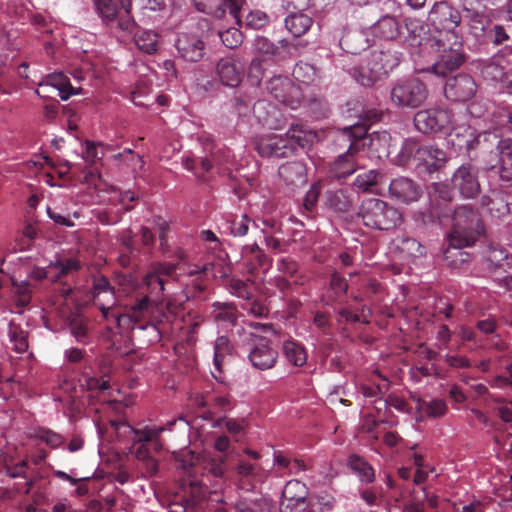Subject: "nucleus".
<instances>
[{
  "label": "nucleus",
  "instance_id": "nucleus-1",
  "mask_svg": "<svg viewBox=\"0 0 512 512\" xmlns=\"http://www.w3.org/2000/svg\"><path fill=\"white\" fill-rule=\"evenodd\" d=\"M175 271V266L169 263H154L145 277V286L149 294L138 292L135 298L124 303L126 312L113 314V324L123 331L131 330L132 339L140 346H149L161 340L158 326L149 319L156 307L163 302L164 286Z\"/></svg>",
  "mask_w": 512,
  "mask_h": 512
},
{
  "label": "nucleus",
  "instance_id": "nucleus-2",
  "mask_svg": "<svg viewBox=\"0 0 512 512\" xmlns=\"http://www.w3.org/2000/svg\"><path fill=\"white\" fill-rule=\"evenodd\" d=\"M368 133L366 124L355 123L351 126L341 129L335 138V145L345 149L333 161L330 167V173L337 179H344L352 175L359 167L358 157L361 149L369 144L375 150H378L377 144L380 141L386 142L389 135L383 133Z\"/></svg>",
  "mask_w": 512,
  "mask_h": 512
},
{
  "label": "nucleus",
  "instance_id": "nucleus-3",
  "mask_svg": "<svg viewBox=\"0 0 512 512\" xmlns=\"http://www.w3.org/2000/svg\"><path fill=\"white\" fill-rule=\"evenodd\" d=\"M358 216L366 227L386 232L396 230L404 220L400 209L382 199L373 197L366 198L361 202Z\"/></svg>",
  "mask_w": 512,
  "mask_h": 512
},
{
  "label": "nucleus",
  "instance_id": "nucleus-4",
  "mask_svg": "<svg viewBox=\"0 0 512 512\" xmlns=\"http://www.w3.org/2000/svg\"><path fill=\"white\" fill-rule=\"evenodd\" d=\"M483 233V222L471 206L462 205L454 210L452 228L447 235L448 245L456 247L472 246Z\"/></svg>",
  "mask_w": 512,
  "mask_h": 512
},
{
  "label": "nucleus",
  "instance_id": "nucleus-5",
  "mask_svg": "<svg viewBox=\"0 0 512 512\" xmlns=\"http://www.w3.org/2000/svg\"><path fill=\"white\" fill-rule=\"evenodd\" d=\"M462 12L449 0L435 1L428 11L427 24L434 32L450 36L457 44H461Z\"/></svg>",
  "mask_w": 512,
  "mask_h": 512
},
{
  "label": "nucleus",
  "instance_id": "nucleus-6",
  "mask_svg": "<svg viewBox=\"0 0 512 512\" xmlns=\"http://www.w3.org/2000/svg\"><path fill=\"white\" fill-rule=\"evenodd\" d=\"M428 97L426 85L417 77L398 80L390 92L392 103L399 108H417Z\"/></svg>",
  "mask_w": 512,
  "mask_h": 512
},
{
  "label": "nucleus",
  "instance_id": "nucleus-7",
  "mask_svg": "<svg viewBox=\"0 0 512 512\" xmlns=\"http://www.w3.org/2000/svg\"><path fill=\"white\" fill-rule=\"evenodd\" d=\"M415 128L423 133H446L456 121V114L449 109L435 108L418 111L414 116Z\"/></svg>",
  "mask_w": 512,
  "mask_h": 512
},
{
  "label": "nucleus",
  "instance_id": "nucleus-8",
  "mask_svg": "<svg viewBox=\"0 0 512 512\" xmlns=\"http://www.w3.org/2000/svg\"><path fill=\"white\" fill-rule=\"evenodd\" d=\"M266 88L275 100L291 109L299 108L304 101L301 87L295 85L286 76L278 75L272 77L268 80Z\"/></svg>",
  "mask_w": 512,
  "mask_h": 512
},
{
  "label": "nucleus",
  "instance_id": "nucleus-9",
  "mask_svg": "<svg viewBox=\"0 0 512 512\" xmlns=\"http://www.w3.org/2000/svg\"><path fill=\"white\" fill-rule=\"evenodd\" d=\"M460 118L456 115V121L451 124L448 142L457 151L469 153L478 147L482 133L477 130L474 123L460 122Z\"/></svg>",
  "mask_w": 512,
  "mask_h": 512
},
{
  "label": "nucleus",
  "instance_id": "nucleus-10",
  "mask_svg": "<svg viewBox=\"0 0 512 512\" xmlns=\"http://www.w3.org/2000/svg\"><path fill=\"white\" fill-rule=\"evenodd\" d=\"M254 147L260 156L268 158H286L295 151V146L284 135L275 133L256 136Z\"/></svg>",
  "mask_w": 512,
  "mask_h": 512
},
{
  "label": "nucleus",
  "instance_id": "nucleus-11",
  "mask_svg": "<svg viewBox=\"0 0 512 512\" xmlns=\"http://www.w3.org/2000/svg\"><path fill=\"white\" fill-rule=\"evenodd\" d=\"M245 61L237 54L219 59L216 64V75L219 81L227 87H237L244 76Z\"/></svg>",
  "mask_w": 512,
  "mask_h": 512
},
{
  "label": "nucleus",
  "instance_id": "nucleus-12",
  "mask_svg": "<svg viewBox=\"0 0 512 512\" xmlns=\"http://www.w3.org/2000/svg\"><path fill=\"white\" fill-rule=\"evenodd\" d=\"M477 92V84L468 74H458L446 80L444 95L452 102H466L472 99Z\"/></svg>",
  "mask_w": 512,
  "mask_h": 512
},
{
  "label": "nucleus",
  "instance_id": "nucleus-13",
  "mask_svg": "<svg viewBox=\"0 0 512 512\" xmlns=\"http://www.w3.org/2000/svg\"><path fill=\"white\" fill-rule=\"evenodd\" d=\"M192 2L198 11L215 18H222L228 10L236 24L241 23L243 0H192Z\"/></svg>",
  "mask_w": 512,
  "mask_h": 512
},
{
  "label": "nucleus",
  "instance_id": "nucleus-14",
  "mask_svg": "<svg viewBox=\"0 0 512 512\" xmlns=\"http://www.w3.org/2000/svg\"><path fill=\"white\" fill-rule=\"evenodd\" d=\"M177 421H183V418L179 417L178 419L168 421L164 426H145L143 429H134L129 424L125 423L121 425L133 432L134 444H139L134 451L135 457L139 460L145 461L151 457L145 444L156 440L161 432L171 430L172 426Z\"/></svg>",
  "mask_w": 512,
  "mask_h": 512
},
{
  "label": "nucleus",
  "instance_id": "nucleus-15",
  "mask_svg": "<svg viewBox=\"0 0 512 512\" xmlns=\"http://www.w3.org/2000/svg\"><path fill=\"white\" fill-rule=\"evenodd\" d=\"M308 489L299 480H290L282 491L281 512H302L306 510Z\"/></svg>",
  "mask_w": 512,
  "mask_h": 512
},
{
  "label": "nucleus",
  "instance_id": "nucleus-16",
  "mask_svg": "<svg viewBox=\"0 0 512 512\" xmlns=\"http://www.w3.org/2000/svg\"><path fill=\"white\" fill-rule=\"evenodd\" d=\"M94 303L100 309L103 317L113 323V314H119L113 307L119 302L113 287L105 277L96 278L93 282Z\"/></svg>",
  "mask_w": 512,
  "mask_h": 512
},
{
  "label": "nucleus",
  "instance_id": "nucleus-17",
  "mask_svg": "<svg viewBox=\"0 0 512 512\" xmlns=\"http://www.w3.org/2000/svg\"><path fill=\"white\" fill-rule=\"evenodd\" d=\"M49 88L57 90L62 101H66L71 96L80 93V89L74 88L71 85L69 78L62 72H54L45 75L38 83V89L35 90V93L42 98L49 97Z\"/></svg>",
  "mask_w": 512,
  "mask_h": 512
},
{
  "label": "nucleus",
  "instance_id": "nucleus-18",
  "mask_svg": "<svg viewBox=\"0 0 512 512\" xmlns=\"http://www.w3.org/2000/svg\"><path fill=\"white\" fill-rule=\"evenodd\" d=\"M175 48L178 56L187 62H198L205 54V43L197 33H179Z\"/></svg>",
  "mask_w": 512,
  "mask_h": 512
},
{
  "label": "nucleus",
  "instance_id": "nucleus-19",
  "mask_svg": "<svg viewBox=\"0 0 512 512\" xmlns=\"http://www.w3.org/2000/svg\"><path fill=\"white\" fill-rule=\"evenodd\" d=\"M452 185L464 198H474L480 192L477 171L471 164H463L454 172Z\"/></svg>",
  "mask_w": 512,
  "mask_h": 512
},
{
  "label": "nucleus",
  "instance_id": "nucleus-20",
  "mask_svg": "<svg viewBox=\"0 0 512 512\" xmlns=\"http://www.w3.org/2000/svg\"><path fill=\"white\" fill-rule=\"evenodd\" d=\"M252 115L256 124L271 130L281 129L285 124L280 109L267 100H258L254 103Z\"/></svg>",
  "mask_w": 512,
  "mask_h": 512
},
{
  "label": "nucleus",
  "instance_id": "nucleus-21",
  "mask_svg": "<svg viewBox=\"0 0 512 512\" xmlns=\"http://www.w3.org/2000/svg\"><path fill=\"white\" fill-rule=\"evenodd\" d=\"M248 358L254 368L268 370L276 364L278 353L271 347L270 340L256 337Z\"/></svg>",
  "mask_w": 512,
  "mask_h": 512
},
{
  "label": "nucleus",
  "instance_id": "nucleus-22",
  "mask_svg": "<svg viewBox=\"0 0 512 512\" xmlns=\"http://www.w3.org/2000/svg\"><path fill=\"white\" fill-rule=\"evenodd\" d=\"M388 193L396 202L410 204L421 197L422 190L412 179L400 176L390 182Z\"/></svg>",
  "mask_w": 512,
  "mask_h": 512
},
{
  "label": "nucleus",
  "instance_id": "nucleus-23",
  "mask_svg": "<svg viewBox=\"0 0 512 512\" xmlns=\"http://www.w3.org/2000/svg\"><path fill=\"white\" fill-rule=\"evenodd\" d=\"M366 61L371 65L372 73L370 75L373 78L376 76H387L395 67H397L401 61V54L397 51L386 49V50H374L367 56Z\"/></svg>",
  "mask_w": 512,
  "mask_h": 512
},
{
  "label": "nucleus",
  "instance_id": "nucleus-24",
  "mask_svg": "<svg viewBox=\"0 0 512 512\" xmlns=\"http://www.w3.org/2000/svg\"><path fill=\"white\" fill-rule=\"evenodd\" d=\"M279 177L292 189L302 187L307 182L306 165L302 161L282 164L278 169Z\"/></svg>",
  "mask_w": 512,
  "mask_h": 512
},
{
  "label": "nucleus",
  "instance_id": "nucleus-25",
  "mask_svg": "<svg viewBox=\"0 0 512 512\" xmlns=\"http://www.w3.org/2000/svg\"><path fill=\"white\" fill-rule=\"evenodd\" d=\"M467 2L468 0H464L462 11L465 13L464 19L468 27V32L477 42L483 43L489 26L488 22L482 12L469 8Z\"/></svg>",
  "mask_w": 512,
  "mask_h": 512
},
{
  "label": "nucleus",
  "instance_id": "nucleus-26",
  "mask_svg": "<svg viewBox=\"0 0 512 512\" xmlns=\"http://www.w3.org/2000/svg\"><path fill=\"white\" fill-rule=\"evenodd\" d=\"M458 45V48L444 49L439 55L433 65V72L436 75L445 76L448 72H451L462 65L464 62V55L460 49L461 44Z\"/></svg>",
  "mask_w": 512,
  "mask_h": 512
},
{
  "label": "nucleus",
  "instance_id": "nucleus-27",
  "mask_svg": "<svg viewBox=\"0 0 512 512\" xmlns=\"http://www.w3.org/2000/svg\"><path fill=\"white\" fill-rule=\"evenodd\" d=\"M236 473L240 481L252 487L264 482L269 475V472L258 463H252L247 460H239L236 466Z\"/></svg>",
  "mask_w": 512,
  "mask_h": 512
},
{
  "label": "nucleus",
  "instance_id": "nucleus-28",
  "mask_svg": "<svg viewBox=\"0 0 512 512\" xmlns=\"http://www.w3.org/2000/svg\"><path fill=\"white\" fill-rule=\"evenodd\" d=\"M225 456H205L201 460L197 459L196 463H193L187 468V473L195 477L197 470L202 469V475H212L213 477H222L225 473Z\"/></svg>",
  "mask_w": 512,
  "mask_h": 512
},
{
  "label": "nucleus",
  "instance_id": "nucleus-29",
  "mask_svg": "<svg viewBox=\"0 0 512 512\" xmlns=\"http://www.w3.org/2000/svg\"><path fill=\"white\" fill-rule=\"evenodd\" d=\"M499 161L498 165H490L488 170H496L500 179L509 182L512 185V145L507 141L501 140L497 145Z\"/></svg>",
  "mask_w": 512,
  "mask_h": 512
},
{
  "label": "nucleus",
  "instance_id": "nucleus-30",
  "mask_svg": "<svg viewBox=\"0 0 512 512\" xmlns=\"http://www.w3.org/2000/svg\"><path fill=\"white\" fill-rule=\"evenodd\" d=\"M463 247L450 246L444 252L447 265L457 274L470 272L471 255L462 250Z\"/></svg>",
  "mask_w": 512,
  "mask_h": 512
},
{
  "label": "nucleus",
  "instance_id": "nucleus-31",
  "mask_svg": "<svg viewBox=\"0 0 512 512\" xmlns=\"http://www.w3.org/2000/svg\"><path fill=\"white\" fill-rule=\"evenodd\" d=\"M417 161L432 172L441 168L446 162V153L433 145H421L417 152Z\"/></svg>",
  "mask_w": 512,
  "mask_h": 512
},
{
  "label": "nucleus",
  "instance_id": "nucleus-32",
  "mask_svg": "<svg viewBox=\"0 0 512 512\" xmlns=\"http://www.w3.org/2000/svg\"><path fill=\"white\" fill-rule=\"evenodd\" d=\"M214 321L223 329L233 327L237 321V310L232 303L214 302L212 304Z\"/></svg>",
  "mask_w": 512,
  "mask_h": 512
},
{
  "label": "nucleus",
  "instance_id": "nucleus-33",
  "mask_svg": "<svg viewBox=\"0 0 512 512\" xmlns=\"http://www.w3.org/2000/svg\"><path fill=\"white\" fill-rule=\"evenodd\" d=\"M284 23L289 33L294 37H301L309 31L314 20L311 16L299 10V12H293L287 15Z\"/></svg>",
  "mask_w": 512,
  "mask_h": 512
},
{
  "label": "nucleus",
  "instance_id": "nucleus-34",
  "mask_svg": "<svg viewBox=\"0 0 512 512\" xmlns=\"http://www.w3.org/2000/svg\"><path fill=\"white\" fill-rule=\"evenodd\" d=\"M371 33L376 38L392 40L399 34V24L395 17L385 15L371 26Z\"/></svg>",
  "mask_w": 512,
  "mask_h": 512
},
{
  "label": "nucleus",
  "instance_id": "nucleus-35",
  "mask_svg": "<svg viewBox=\"0 0 512 512\" xmlns=\"http://www.w3.org/2000/svg\"><path fill=\"white\" fill-rule=\"evenodd\" d=\"M479 69L483 79L491 82L496 88L508 67L500 63L499 57L494 56L481 62Z\"/></svg>",
  "mask_w": 512,
  "mask_h": 512
},
{
  "label": "nucleus",
  "instance_id": "nucleus-36",
  "mask_svg": "<svg viewBox=\"0 0 512 512\" xmlns=\"http://www.w3.org/2000/svg\"><path fill=\"white\" fill-rule=\"evenodd\" d=\"M284 136L291 144L295 143V145L301 148H309L313 144L317 135L313 130L308 129L306 126L295 124L291 125Z\"/></svg>",
  "mask_w": 512,
  "mask_h": 512
},
{
  "label": "nucleus",
  "instance_id": "nucleus-37",
  "mask_svg": "<svg viewBox=\"0 0 512 512\" xmlns=\"http://www.w3.org/2000/svg\"><path fill=\"white\" fill-rule=\"evenodd\" d=\"M232 345L226 336H219L214 343V358L213 364L215 371H212V376L217 380H221L222 362L227 355L232 353Z\"/></svg>",
  "mask_w": 512,
  "mask_h": 512
},
{
  "label": "nucleus",
  "instance_id": "nucleus-38",
  "mask_svg": "<svg viewBox=\"0 0 512 512\" xmlns=\"http://www.w3.org/2000/svg\"><path fill=\"white\" fill-rule=\"evenodd\" d=\"M137 48L146 54H154L158 50L159 34L153 30H138L134 35Z\"/></svg>",
  "mask_w": 512,
  "mask_h": 512
},
{
  "label": "nucleus",
  "instance_id": "nucleus-39",
  "mask_svg": "<svg viewBox=\"0 0 512 512\" xmlns=\"http://www.w3.org/2000/svg\"><path fill=\"white\" fill-rule=\"evenodd\" d=\"M348 466L351 471L357 475L360 482L368 484L374 481L375 471L373 467L362 457L358 455L350 456Z\"/></svg>",
  "mask_w": 512,
  "mask_h": 512
},
{
  "label": "nucleus",
  "instance_id": "nucleus-40",
  "mask_svg": "<svg viewBox=\"0 0 512 512\" xmlns=\"http://www.w3.org/2000/svg\"><path fill=\"white\" fill-rule=\"evenodd\" d=\"M241 257L251 270L264 266L268 262V257L257 243L243 246Z\"/></svg>",
  "mask_w": 512,
  "mask_h": 512
},
{
  "label": "nucleus",
  "instance_id": "nucleus-41",
  "mask_svg": "<svg viewBox=\"0 0 512 512\" xmlns=\"http://www.w3.org/2000/svg\"><path fill=\"white\" fill-rule=\"evenodd\" d=\"M372 68L373 67L369 65L366 59H364L361 64L348 69V73L361 86L371 87L382 78L381 76H376L375 78L370 79L372 78V75H370L372 73Z\"/></svg>",
  "mask_w": 512,
  "mask_h": 512
},
{
  "label": "nucleus",
  "instance_id": "nucleus-42",
  "mask_svg": "<svg viewBox=\"0 0 512 512\" xmlns=\"http://www.w3.org/2000/svg\"><path fill=\"white\" fill-rule=\"evenodd\" d=\"M28 435L32 439L44 442L52 449L58 448L64 443V437L61 434L40 426L31 428Z\"/></svg>",
  "mask_w": 512,
  "mask_h": 512
},
{
  "label": "nucleus",
  "instance_id": "nucleus-43",
  "mask_svg": "<svg viewBox=\"0 0 512 512\" xmlns=\"http://www.w3.org/2000/svg\"><path fill=\"white\" fill-rule=\"evenodd\" d=\"M94 8L98 16L108 26L114 24L119 14L116 0H93Z\"/></svg>",
  "mask_w": 512,
  "mask_h": 512
},
{
  "label": "nucleus",
  "instance_id": "nucleus-44",
  "mask_svg": "<svg viewBox=\"0 0 512 512\" xmlns=\"http://www.w3.org/2000/svg\"><path fill=\"white\" fill-rule=\"evenodd\" d=\"M383 175L378 170H369L359 174L353 185L359 192H375L374 187L382 181Z\"/></svg>",
  "mask_w": 512,
  "mask_h": 512
},
{
  "label": "nucleus",
  "instance_id": "nucleus-45",
  "mask_svg": "<svg viewBox=\"0 0 512 512\" xmlns=\"http://www.w3.org/2000/svg\"><path fill=\"white\" fill-rule=\"evenodd\" d=\"M483 257L489 269H496L502 267L508 259V253L503 246L491 243L484 250Z\"/></svg>",
  "mask_w": 512,
  "mask_h": 512
},
{
  "label": "nucleus",
  "instance_id": "nucleus-46",
  "mask_svg": "<svg viewBox=\"0 0 512 512\" xmlns=\"http://www.w3.org/2000/svg\"><path fill=\"white\" fill-rule=\"evenodd\" d=\"M283 353L286 359L295 366H303L307 361L305 348L294 340L283 343Z\"/></svg>",
  "mask_w": 512,
  "mask_h": 512
},
{
  "label": "nucleus",
  "instance_id": "nucleus-47",
  "mask_svg": "<svg viewBox=\"0 0 512 512\" xmlns=\"http://www.w3.org/2000/svg\"><path fill=\"white\" fill-rule=\"evenodd\" d=\"M8 338L12 344V349L17 353H23L28 349L27 332L20 325L13 321L8 323Z\"/></svg>",
  "mask_w": 512,
  "mask_h": 512
},
{
  "label": "nucleus",
  "instance_id": "nucleus-48",
  "mask_svg": "<svg viewBox=\"0 0 512 512\" xmlns=\"http://www.w3.org/2000/svg\"><path fill=\"white\" fill-rule=\"evenodd\" d=\"M326 204L335 212H347L352 201L346 191L339 189L327 192Z\"/></svg>",
  "mask_w": 512,
  "mask_h": 512
},
{
  "label": "nucleus",
  "instance_id": "nucleus-49",
  "mask_svg": "<svg viewBox=\"0 0 512 512\" xmlns=\"http://www.w3.org/2000/svg\"><path fill=\"white\" fill-rule=\"evenodd\" d=\"M358 492L360 499L368 506H382L387 503L384 489L381 486L359 488Z\"/></svg>",
  "mask_w": 512,
  "mask_h": 512
},
{
  "label": "nucleus",
  "instance_id": "nucleus-50",
  "mask_svg": "<svg viewBox=\"0 0 512 512\" xmlns=\"http://www.w3.org/2000/svg\"><path fill=\"white\" fill-rule=\"evenodd\" d=\"M70 334L75 340L83 345H87L91 341V334L87 321L82 317H74L69 323Z\"/></svg>",
  "mask_w": 512,
  "mask_h": 512
},
{
  "label": "nucleus",
  "instance_id": "nucleus-51",
  "mask_svg": "<svg viewBox=\"0 0 512 512\" xmlns=\"http://www.w3.org/2000/svg\"><path fill=\"white\" fill-rule=\"evenodd\" d=\"M335 505V499L328 493H320L309 498L307 512H330Z\"/></svg>",
  "mask_w": 512,
  "mask_h": 512
},
{
  "label": "nucleus",
  "instance_id": "nucleus-52",
  "mask_svg": "<svg viewBox=\"0 0 512 512\" xmlns=\"http://www.w3.org/2000/svg\"><path fill=\"white\" fill-rule=\"evenodd\" d=\"M236 512H267L269 504L263 497L244 498L235 506Z\"/></svg>",
  "mask_w": 512,
  "mask_h": 512
},
{
  "label": "nucleus",
  "instance_id": "nucleus-53",
  "mask_svg": "<svg viewBox=\"0 0 512 512\" xmlns=\"http://www.w3.org/2000/svg\"><path fill=\"white\" fill-rule=\"evenodd\" d=\"M252 49L254 53L261 54L269 58H275L280 55V47L263 36H258L254 39Z\"/></svg>",
  "mask_w": 512,
  "mask_h": 512
},
{
  "label": "nucleus",
  "instance_id": "nucleus-54",
  "mask_svg": "<svg viewBox=\"0 0 512 512\" xmlns=\"http://www.w3.org/2000/svg\"><path fill=\"white\" fill-rule=\"evenodd\" d=\"M421 145L414 139H405L402 142L401 148L397 154L398 163L406 165L412 158L417 160V152Z\"/></svg>",
  "mask_w": 512,
  "mask_h": 512
},
{
  "label": "nucleus",
  "instance_id": "nucleus-55",
  "mask_svg": "<svg viewBox=\"0 0 512 512\" xmlns=\"http://www.w3.org/2000/svg\"><path fill=\"white\" fill-rule=\"evenodd\" d=\"M292 75L296 81L307 85L315 80L316 70L309 63L299 62L294 66Z\"/></svg>",
  "mask_w": 512,
  "mask_h": 512
},
{
  "label": "nucleus",
  "instance_id": "nucleus-56",
  "mask_svg": "<svg viewBox=\"0 0 512 512\" xmlns=\"http://www.w3.org/2000/svg\"><path fill=\"white\" fill-rule=\"evenodd\" d=\"M80 386L88 391L104 392L110 388L108 380L103 378L83 375L79 378Z\"/></svg>",
  "mask_w": 512,
  "mask_h": 512
},
{
  "label": "nucleus",
  "instance_id": "nucleus-57",
  "mask_svg": "<svg viewBox=\"0 0 512 512\" xmlns=\"http://www.w3.org/2000/svg\"><path fill=\"white\" fill-rule=\"evenodd\" d=\"M509 39V35L503 25L495 24L488 26L484 42L492 43L494 45H502Z\"/></svg>",
  "mask_w": 512,
  "mask_h": 512
},
{
  "label": "nucleus",
  "instance_id": "nucleus-58",
  "mask_svg": "<svg viewBox=\"0 0 512 512\" xmlns=\"http://www.w3.org/2000/svg\"><path fill=\"white\" fill-rule=\"evenodd\" d=\"M222 424L225 425V428L228 433L232 436L236 437L241 434L245 429L244 421H240L234 418L220 417L217 420L213 421L212 427L218 428L221 427Z\"/></svg>",
  "mask_w": 512,
  "mask_h": 512
},
{
  "label": "nucleus",
  "instance_id": "nucleus-59",
  "mask_svg": "<svg viewBox=\"0 0 512 512\" xmlns=\"http://www.w3.org/2000/svg\"><path fill=\"white\" fill-rule=\"evenodd\" d=\"M481 204L487 206L493 216L500 217L509 212V205L502 198H490L483 196Z\"/></svg>",
  "mask_w": 512,
  "mask_h": 512
},
{
  "label": "nucleus",
  "instance_id": "nucleus-60",
  "mask_svg": "<svg viewBox=\"0 0 512 512\" xmlns=\"http://www.w3.org/2000/svg\"><path fill=\"white\" fill-rule=\"evenodd\" d=\"M15 287V303L19 310L17 313H22V308L26 307L31 300V290L29 284L23 282L22 284H14Z\"/></svg>",
  "mask_w": 512,
  "mask_h": 512
},
{
  "label": "nucleus",
  "instance_id": "nucleus-61",
  "mask_svg": "<svg viewBox=\"0 0 512 512\" xmlns=\"http://www.w3.org/2000/svg\"><path fill=\"white\" fill-rule=\"evenodd\" d=\"M100 146V143L92 141L85 142L84 150L82 151V158L87 164L93 165L102 159L103 153L99 152Z\"/></svg>",
  "mask_w": 512,
  "mask_h": 512
},
{
  "label": "nucleus",
  "instance_id": "nucleus-62",
  "mask_svg": "<svg viewBox=\"0 0 512 512\" xmlns=\"http://www.w3.org/2000/svg\"><path fill=\"white\" fill-rule=\"evenodd\" d=\"M251 219L243 214L239 218L235 217L229 224L230 233L235 237H242L248 233Z\"/></svg>",
  "mask_w": 512,
  "mask_h": 512
},
{
  "label": "nucleus",
  "instance_id": "nucleus-63",
  "mask_svg": "<svg viewBox=\"0 0 512 512\" xmlns=\"http://www.w3.org/2000/svg\"><path fill=\"white\" fill-rule=\"evenodd\" d=\"M219 37L222 43L230 49H234L242 43V33L236 28L219 32Z\"/></svg>",
  "mask_w": 512,
  "mask_h": 512
},
{
  "label": "nucleus",
  "instance_id": "nucleus-64",
  "mask_svg": "<svg viewBox=\"0 0 512 512\" xmlns=\"http://www.w3.org/2000/svg\"><path fill=\"white\" fill-rule=\"evenodd\" d=\"M493 400L498 403L497 414L499 418L506 423L512 422V398L506 400L502 397H495Z\"/></svg>",
  "mask_w": 512,
  "mask_h": 512
}]
</instances>
